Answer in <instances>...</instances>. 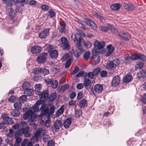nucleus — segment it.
<instances>
[{"label":"nucleus","instance_id":"nucleus-1","mask_svg":"<svg viewBox=\"0 0 146 146\" xmlns=\"http://www.w3.org/2000/svg\"><path fill=\"white\" fill-rule=\"evenodd\" d=\"M77 33L74 34V36H72V38L76 46L80 50L78 52L77 51H75L74 52L75 56L78 58L82 54V52L83 51L81 42L82 39V37L84 36V34L80 30L77 29Z\"/></svg>","mask_w":146,"mask_h":146},{"label":"nucleus","instance_id":"nucleus-2","mask_svg":"<svg viewBox=\"0 0 146 146\" xmlns=\"http://www.w3.org/2000/svg\"><path fill=\"white\" fill-rule=\"evenodd\" d=\"M29 127L25 121L21 122L19 124V129L18 130L16 134L18 135H21L23 134H24L25 136L26 137H29L31 136L29 130Z\"/></svg>","mask_w":146,"mask_h":146},{"label":"nucleus","instance_id":"nucleus-3","mask_svg":"<svg viewBox=\"0 0 146 146\" xmlns=\"http://www.w3.org/2000/svg\"><path fill=\"white\" fill-rule=\"evenodd\" d=\"M48 106L50 108L49 111V107L46 104L41 105L40 110L42 111L44 115L48 117L50 115H52L54 113L55 108L54 105L51 104H48Z\"/></svg>","mask_w":146,"mask_h":146},{"label":"nucleus","instance_id":"nucleus-4","mask_svg":"<svg viewBox=\"0 0 146 146\" xmlns=\"http://www.w3.org/2000/svg\"><path fill=\"white\" fill-rule=\"evenodd\" d=\"M92 52L93 55L92 56L91 58L94 60L95 64H97L100 60V57L98 55V50L94 48L92 50Z\"/></svg>","mask_w":146,"mask_h":146},{"label":"nucleus","instance_id":"nucleus-5","mask_svg":"<svg viewBox=\"0 0 146 146\" xmlns=\"http://www.w3.org/2000/svg\"><path fill=\"white\" fill-rule=\"evenodd\" d=\"M120 63V61L119 59H115L111 61L107 64V67L109 69H111L116 67Z\"/></svg>","mask_w":146,"mask_h":146},{"label":"nucleus","instance_id":"nucleus-6","mask_svg":"<svg viewBox=\"0 0 146 146\" xmlns=\"http://www.w3.org/2000/svg\"><path fill=\"white\" fill-rule=\"evenodd\" d=\"M61 46L64 49L68 50L70 48V46L68 41L66 38L62 37L61 38Z\"/></svg>","mask_w":146,"mask_h":146},{"label":"nucleus","instance_id":"nucleus-7","mask_svg":"<svg viewBox=\"0 0 146 146\" xmlns=\"http://www.w3.org/2000/svg\"><path fill=\"white\" fill-rule=\"evenodd\" d=\"M47 56V53H41L39 56L37 58V61L39 63H43L46 61V58Z\"/></svg>","mask_w":146,"mask_h":146},{"label":"nucleus","instance_id":"nucleus-8","mask_svg":"<svg viewBox=\"0 0 146 146\" xmlns=\"http://www.w3.org/2000/svg\"><path fill=\"white\" fill-rule=\"evenodd\" d=\"M50 29L49 28L44 29L39 35V37L42 39L45 38L48 35Z\"/></svg>","mask_w":146,"mask_h":146},{"label":"nucleus","instance_id":"nucleus-9","mask_svg":"<svg viewBox=\"0 0 146 146\" xmlns=\"http://www.w3.org/2000/svg\"><path fill=\"white\" fill-rule=\"evenodd\" d=\"M1 117L6 125L12 124L13 123V121L12 118L6 116L5 114H3Z\"/></svg>","mask_w":146,"mask_h":146},{"label":"nucleus","instance_id":"nucleus-10","mask_svg":"<svg viewBox=\"0 0 146 146\" xmlns=\"http://www.w3.org/2000/svg\"><path fill=\"white\" fill-rule=\"evenodd\" d=\"M94 45L95 48L98 49H100L103 48L104 46L105 43L103 41L100 42L98 40H96L94 42Z\"/></svg>","mask_w":146,"mask_h":146},{"label":"nucleus","instance_id":"nucleus-11","mask_svg":"<svg viewBox=\"0 0 146 146\" xmlns=\"http://www.w3.org/2000/svg\"><path fill=\"white\" fill-rule=\"evenodd\" d=\"M42 49V48L40 46L35 45L31 47V52L33 54H37L41 52Z\"/></svg>","mask_w":146,"mask_h":146},{"label":"nucleus","instance_id":"nucleus-12","mask_svg":"<svg viewBox=\"0 0 146 146\" xmlns=\"http://www.w3.org/2000/svg\"><path fill=\"white\" fill-rule=\"evenodd\" d=\"M37 94L39 96L40 98L41 99L46 100L48 99L49 94L48 93V90H46Z\"/></svg>","mask_w":146,"mask_h":146},{"label":"nucleus","instance_id":"nucleus-13","mask_svg":"<svg viewBox=\"0 0 146 146\" xmlns=\"http://www.w3.org/2000/svg\"><path fill=\"white\" fill-rule=\"evenodd\" d=\"M34 113L31 111H28L27 112L25 113L23 115V118L24 120H26L29 117V119L31 118H33L36 115H34Z\"/></svg>","mask_w":146,"mask_h":146},{"label":"nucleus","instance_id":"nucleus-14","mask_svg":"<svg viewBox=\"0 0 146 146\" xmlns=\"http://www.w3.org/2000/svg\"><path fill=\"white\" fill-rule=\"evenodd\" d=\"M103 90V86L100 84H96L94 87V90L97 93H101Z\"/></svg>","mask_w":146,"mask_h":146},{"label":"nucleus","instance_id":"nucleus-15","mask_svg":"<svg viewBox=\"0 0 146 146\" xmlns=\"http://www.w3.org/2000/svg\"><path fill=\"white\" fill-rule=\"evenodd\" d=\"M137 78L139 80H145L146 79V71L142 70L137 74Z\"/></svg>","mask_w":146,"mask_h":146},{"label":"nucleus","instance_id":"nucleus-16","mask_svg":"<svg viewBox=\"0 0 146 146\" xmlns=\"http://www.w3.org/2000/svg\"><path fill=\"white\" fill-rule=\"evenodd\" d=\"M120 78L119 76H115L113 79L112 84L114 86H116L119 84L120 82Z\"/></svg>","mask_w":146,"mask_h":146},{"label":"nucleus","instance_id":"nucleus-17","mask_svg":"<svg viewBox=\"0 0 146 146\" xmlns=\"http://www.w3.org/2000/svg\"><path fill=\"white\" fill-rule=\"evenodd\" d=\"M59 24L60 26L58 27V30L62 34L65 33L66 23L64 22H60Z\"/></svg>","mask_w":146,"mask_h":146},{"label":"nucleus","instance_id":"nucleus-18","mask_svg":"<svg viewBox=\"0 0 146 146\" xmlns=\"http://www.w3.org/2000/svg\"><path fill=\"white\" fill-rule=\"evenodd\" d=\"M63 125L62 121L60 120H57L55 121L53 124L54 127L56 129H59L61 128Z\"/></svg>","mask_w":146,"mask_h":146},{"label":"nucleus","instance_id":"nucleus-19","mask_svg":"<svg viewBox=\"0 0 146 146\" xmlns=\"http://www.w3.org/2000/svg\"><path fill=\"white\" fill-rule=\"evenodd\" d=\"M119 37L121 40H128L130 38V36L129 34L125 32H123L121 33Z\"/></svg>","mask_w":146,"mask_h":146},{"label":"nucleus","instance_id":"nucleus-20","mask_svg":"<svg viewBox=\"0 0 146 146\" xmlns=\"http://www.w3.org/2000/svg\"><path fill=\"white\" fill-rule=\"evenodd\" d=\"M107 48L108 50L106 52V55L108 56L113 53V51L115 50V48L114 46H112V45L110 44L107 46Z\"/></svg>","mask_w":146,"mask_h":146},{"label":"nucleus","instance_id":"nucleus-21","mask_svg":"<svg viewBox=\"0 0 146 146\" xmlns=\"http://www.w3.org/2000/svg\"><path fill=\"white\" fill-rule=\"evenodd\" d=\"M132 79L133 78L131 75L128 74L123 77V81L124 82L127 83L130 82L132 80Z\"/></svg>","mask_w":146,"mask_h":146},{"label":"nucleus","instance_id":"nucleus-22","mask_svg":"<svg viewBox=\"0 0 146 146\" xmlns=\"http://www.w3.org/2000/svg\"><path fill=\"white\" fill-rule=\"evenodd\" d=\"M86 22L88 26H90L94 29L96 30L97 29L96 25L92 21L90 20L87 19Z\"/></svg>","mask_w":146,"mask_h":146},{"label":"nucleus","instance_id":"nucleus-23","mask_svg":"<svg viewBox=\"0 0 146 146\" xmlns=\"http://www.w3.org/2000/svg\"><path fill=\"white\" fill-rule=\"evenodd\" d=\"M8 15L9 17L12 19L14 18L16 15V12L15 10H13L12 8H10L8 10Z\"/></svg>","mask_w":146,"mask_h":146},{"label":"nucleus","instance_id":"nucleus-24","mask_svg":"<svg viewBox=\"0 0 146 146\" xmlns=\"http://www.w3.org/2000/svg\"><path fill=\"white\" fill-rule=\"evenodd\" d=\"M121 6V5L119 3H115L110 6V8L112 10L118 11L119 9Z\"/></svg>","mask_w":146,"mask_h":146},{"label":"nucleus","instance_id":"nucleus-25","mask_svg":"<svg viewBox=\"0 0 146 146\" xmlns=\"http://www.w3.org/2000/svg\"><path fill=\"white\" fill-rule=\"evenodd\" d=\"M72 119L68 118L65 120L64 123V126L66 128H67L70 125L71 123Z\"/></svg>","mask_w":146,"mask_h":146},{"label":"nucleus","instance_id":"nucleus-26","mask_svg":"<svg viewBox=\"0 0 146 146\" xmlns=\"http://www.w3.org/2000/svg\"><path fill=\"white\" fill-rule=\"evenodd\" d=\"M79 104L80 107L85 108L87 106L88 101L86 99H83L79 101Z\"/></svg>","mask_w":146,"mask_h":146},{"label":"nucleus","instance_id":"nucleus-27","mask_svg":"<svg viewBox=\"0 0 146 146\" xmlns=\"http://www.w3.org/2000/svg\"><path fill=\"white\" fill-rule=\"evenodd\" d=\"M50 54L51 58L55 59L57 57L58 53L56 50H52L50 52Z\"/></svg>","mask_w":146,"mask_h":146},{"label":"nucleus","instance_id":"nucleus-28","mask_svg":"<svg viewBox=\"0 0 146 146\" xmlns=\"http://www.w3.org/2000/svg\"><path fill=\"white\" fill-rule=\"evenodd\" d=\"M10 112L11 115L13 117H18L20 114V112L18 110L16 109L14 111L12 110Z\"/></svg>","mask_w":146,"mask_h":146},{"label":"nucleus","instance_id":"nucleus-29","mask_svg":"<svg viewBox=\"0 0 146 146\" xmlns=\"http://www.w3.org/2000/svg\"><path fill=\"white\" fill-rule=\"evenodd\" d=\"M93 13L94 15L96 16L98 18L100 19L101 22L103 23L105 22V19L100 14L95 11L93 12Z\"/></svg>","mask_w":146,"mask_h":146},{"label":"nucleus","instance_id":"nucleus-30","mask_svg":"<svg viewBox=\"0 0 146 146\" xmlns=\"http://www.w3.org/2000/svg\"><path fill=\"white\" fill-rule=\"evenodd\" d=\"M38 71L39 72L42 73L44 75H47L49 73L48 70L45 68H40Z\"/></svg>","mask_w":146,"mask_h":146},{"label":"nucleus","instance_id":"nucleus-31","mask_svg":"<svg viewBox=\"0 0 146 146\" xmlns=\"http://www.w3.org/2000/svg\"><path fill=\"white\" fill-rule=\"evenodd\" d=\"M44 131L42 128H39L37 130L35 135L39 138L40 135L44 133Z\"/></svg>","mask_w":146,"mask_h":146},{"label":"nucleus","instance_id":"nucleus-32","mask_svg":"<svg viewBox=\"0 0 146 146\" xmlns=\"http://www.w3.org/2000/svg\"><path fill=\"white\" fill-rule=\"evenodd\" d=\"M24 94H26L28 96L32 95L33 94V91L31 89L29 88L24 89Z\"/></svg>","mask_w":146,"mask_h":146},{"label":"nucleus","instance_id":"nucleus-33","mask_svg":"<svg viewBox=\"0 0 146 146\" xmlns=\"http://www.w3.org/2000/svg\"><path fill=\"white\" fill-rule=\"evenodd\" d=\"M56 98V92L53 93L50 95L49 97H48V99L51 101H52L55 100Z\"/></svg>","mask_w":146,"mask_h":146},{"label":"nucleus","instance_id":"nucleus-34","mask_svg":"<svg viewBox=\"0 0 146 146\" xmlns=\"http://www.w3.org/2000/svg\"><path fill=\"white\" fill-rule=\"evenodd\" d=\"M45 48L46 49L47 51L49 52L54 49V47L52 45L46 44L45 46Z\"/></svg>","mask_w":146,"mask_h":146},{"label":"nucleus","instance_id":"nucleus-35","mask_svg":"<svg viewBox=\"0 0 146 146\" xmlns=\"http://www.w3.org/2000/svg\"><path fill=\"white\" fill-rule=\"evenodd\" d=\"M21 106L22 104H21V102H20L19 101L18 102L15 103L14 105V106L15 109L17 110L20 109H21Z\"/></svg>","mask_w":146,"mask_h":146},{"label":"nucleus","instance_id":"nucleus-36","mask_svg":"<svg viewBox=\"0 0 146 146\" xmlns=\"http://www.w3.org/2000/svg\"><path fill=\"white\" fill-rule=\"evenodd\" d=\"M64 111V109L63 107H61L57 111L56 113V116L58 117L61 115L63 113Z\"/></svg>","mask_w":146,"mask_h":146},{"label":"nucleus","instance_id":"nucleus-37","mask_svg":"<svg viewBox=\"0 0 146 146\" xmlns=\"http://www.w3.org/2000/svg\"><path fill=\"white\" fill-rule=\"evenodd\" d=\"M90 80L87 78H85L84 81V85L86 87H87L89 86L91 83Z\"/></svg>","mask_w":146,"mask_h":146},{"label":"nucleus","instance_id":"nucleus-38","mask_svg":"<svg viewBox=\"0 0 146 146\" xmlns=\"http://www.w3.org/2000/svg\"><path fill=\"white\" fill-rule=\"evenodd\" d=\"M139 59L142 61H146V56L143 54H138Z\"/></svg>","mask_w":146,"mask_h":146},{"label":"nucleus","instance_id":"nucleus-39","mask_svg":"<svg viewBox=\"0 0 146 146\" xmlns=\"http://www.w3.org/2000/svg\"><path fill=\"white\" fill-rule=\"evenodd\" d=\"M35 92H37V93H39L41 88V85L40 84H36L35 86Z\"/></svg>","mask_w":146,"mask_h":146},{"label":"nucleus","instance_id":"nucleus-40","mask_svg":"<svg viewBox=\"0 0 146 146\" xmlns=\"http://www.w3.org/2000/svg\"><path fill=\"white\" fill-rule=\"evenodd\" d=\"M2 1L4 3L8 6L11 5L13 2V0H2Z\"/></svg>","mask_w":146,"mask_h":146},{"label":"nucleus","instance_id":"nucleus-41","mask_svg":"<svg viewBox=\"0 0 146 146\" xmlns=\"http://www.w3.org/2000/svg\"><path fill=\"white\" fill-rule=\"evenodd\" d=\"M90 53L89 52H86L84 55V58L86 60H87L90 58Z\"/></svg>","mask_w":146,"mask_h":146},{"label":"nucleus","instance_id":"nucleus-42","mask_svg":"<svg viewBox=\"0 0 146 146\" xmlns=\"http://www.w3.org/2000/svg\"><path fill=\"white\" fill-rule=\"evenodd\" d=\"M51 84L53 88L55 89L56 88L58 84L57 80H55L54 81H53Z\"/></svg>","mask_w":146,"mask_h":146},{"label":"nucleus","instance_id":"nucleus-43","mask_svg":"<svg viewBox=\"0 0 146 146\" xmlns=\"http://www.w3.org/2000/svg\"><path fill=\"white\" fill-rule=\"evenodd\" d=\"M144 65V63L142 62H139L136 64L135 66V68L141 69L143 67Z\"/></svg>","mask_w":146,"mask_h":146},{"label":"nucleus","instance_id":"nucleus-44","mask_svg":"<svg viewBox=\"0 0 146 146\" xmlns=\"http://www.w3.org/2000/svg\"><path fill=\"white\" fill-rule=\"evenodd\" d=\"M49 16L51 17H54L56 15L55 13L52 9H51L48 11Z\"/></svg>","mask_w":146,"mask_h":146},{"label":"nucleus","instance_id":"nucleus-45","mask_svg":"<svg viewBox=\"0 0 146 146\" xmlns=\"http://www.w3.org/2000/svg\"><path fill=\"white\" fill-rule=\"evenodd\" d=\"M75 116L76 117H79L81 115L82 111L80 110H75Z\"/></svg>","mask_w":146,"mask_h":146},{"label":"nucleus","instance_id":"nucleus-46","mask_svg":"<svg viewBox=\"0 0 146 146\" xmlns=\"http://www.w3.org/2000/svg\"><path fill=\"white\" fill-rule=\"evenodd\" d=\"M26 99L27 97L25 95H22L20 97L19 101L21 102H24L26 101Z\"/></svg>","mask_w":146,"mask_h":146},{"label":"nucleus","instance_id":"nucleus-47","mask_svg":"<svg viewBox=\"0 0 146 146\" xmlns=\"http://www.w3.org/2000/svg\"><path fill=\"white\" fill-rule=\"evenodd\" d=\"M50 138V136L47 134H44L43 136V139L44 142L48 141Z\"/></svg>","mask_w":146,"mask_h":146},{"label":"nucleus","instance_id":"nucleus-48","mask_svg":"<svg viewBox=\"0 0 146 146\" xmlns=\"http://www.w3.org/2000/svg\"><path fill=\"white\" fill-rule=\"evenodd\" d=\"M100 68H97L94 70L93 72L94 73V75L95 76L98 75L100 71Z\"/></svg>","mask_w":146,"mask_h":146},{"label":"nucleus","instance_id":"nucleus-49","mask_svg":"<svg viewBox=\"0 0 146 146\" xmlns=\"http://www.w3.org/2000/svg\"><path fill=\"white\" fill-rule=\"evenodd\" d=\"M79 68L77 66H76L75 67L74 70L71 73V75H74V74L77 73L79 71Z\"/></svg>","mask_w":146,"mask_h":146},{"label":"nucleus","instance_id":"nucleus-50","mask_svg":"<svg viewBox=\"0 0 146 146\" xmlns=\"http://www.w3.org/2000/svg\"><path fill=\"white\" fill-rule=\"evenodd\" d=\"M84 46L87 48H89L92 46V44L88 41L85 42L84 43Z\"/></svg>","mask_w":146,"mask_h":146},{"label":"nucleus","instance_id":"nucleus-51","mask_svg":"<svg viewBox=\"0 0 146 146\" xmlns=\"http://www.w3.org/2000/svg\"><path fill=\"white\" fill-rule=\"evenodd\" d=\"M38 139V137L35 135L34 137H33L31 138V141L33 143H34L36 142Z\"/></svg>","mask_w":146,"mask_h":146},{"label":"nucleus","instance_id":"nucleus-52","mask_svg":"<svg viewBox=\"0 0 146 146\" xmlns=\"http://www.w3.org/2000/svg\"><path fill=\"white\" fill-rule=\"evenodd\" d=\"M138 54L132 55L131 56V59L133 60H135L139 59Z\"/></svg>","mask_w":146,"mask_h":146},{"label":"nucleus","instance_id":"nucleus-53","mask_svg":"<svg viewBox=\"0 0 146 146\" xmlns=\"http://www.w3.org/2000/svg\"><path fill=\"white\" fill-rule=\"evenodd\" d=\"M68 88L69 85L68 84H66L60 87V90L61 91L63 92L67 90Z\"/></svg>","mask_w":146,"mask_h":146},{"label":"nucleus","instance_id":"nucleus-54","mask_svg":"<svg viewBox=\"0 0 146 146\" xmlns=\"http://www.w3.org/2000/svg\"><path fill=\"white\" fill-rule=\"evenodd\" d=\"M22 86L24 89L28 88L30 86V84L28 82H25L23 84Z\"/></svg>","mask_w":146,"mask_h":146},{"label":"nucleus","instance_id":"nucleus-55","mask_svg":"<svg viewBox=\"0 0 146 146\" xmlns=\"http://www.w3.org/2000/svg\"><path fill=\"white\" fill-rule=\"evenodd\" d=\"M125 59L124 60V62L125 63H128L129 62L130 60V58L129 57V55L128 54H127L124 56V57Z\"/></svg>","mask_w":146,"mask_h":146},{"label":"nucleus","instance_id":"nucleus-56","mask_svg":"<svg viewBox=\"0 0 146 146\" xmlns=\"http://www.w3.org/2000/svg\"><path fill=\"white\" fill-rule=\"evenodd\" d=\"M71 63V59L70 58L66 62L65 64V67L66 68H68Z\"/></svg>","mask_w":146,"mask_h":146},{"label":"nucleus","instance_id":"nucleus-57","mask_svg":"<svg viewBox=\"0 0 146 146\" xmlns=\"http://www.w3.org/2000/svg\"><path fill=\"white\" fill-rule=\"evenodd\" d=\"M13 129H9V132L7 134V136L9 137H11L13 136Z\"/></svg>","mask_w":146,"mask_h":146},{"label":"nucleus","instance_id":"nucleus-58","mask_svg":"<svg viewBox=\"0 0 146 146\" xmlns=\"http://www.w3.org/2000/svg\"><path fill=\"white\" fill-rule=\"evenodd\" d=\"M84 85L82 83H79L76 85V88L77 89L81 90L84 87Z\"/></svg>","mask_w":146,"mask_h":146},{"label":"nucleus","instance_id":"nucleus-59","mask_svg":"<svg viewBox=\"0 0 146 146\" xmlns=\"http://www.w3.org/2000/svg\"><path fill=\"white\" fill-rule=\"evenodd\" d=\"M107 74V72L106 71L103 70L100 73V76L102 77H105Z\"/></svg>","mask_w":146,"mask_h":146},{"label":"nucleus","instance_id":"nucleus-60","mask_svg":"<svg viewBox=\"0 0 146 146\" xmlns=\"http://www.w3.org/2000/svg\"><path fill=\"white\" fill-rule=\"evenodd\" d=\"M141 100L143 104H146V93L142 97Z\"/></svg>","mask_w":146,"mask_h":146},{"label":"nucleus","instance_id":"nucleus-61","mask_svg":"<svg viewBox=\"0 0 146 146\" xmlns=\"http://www.w3.org/2000/svg\"><path fill=\"white\" fill-rule=\"evenodd\" d=\"M100 28L101 30L104 32H107L108 29V27L105 26H101Z\"/></svg>","mask_w":146,"mask_h":146},{"label":"nucleus","instance_id":"nucleus-62","mask_svg":"<svg viewBox=\"0 0 146 146\" xmlns=\"http://www.w3.org/2000/svg\"><path fill=\"white\" fill-rule=\"evenodd\" d=\"M88 78L91 79H93L94 78V76L95 75H94V73L93 72H89L88 73Z\"/></svg>","mask_w":146,"mask_h":146},{"label":"nucleus","instance_id":"nucleus-63","mask_svg":"<svg viewBox=\"0 0 146 146\" xmlns=\"http://www.w3.org/2000/svg\"><path fill=\"white\" fill-rule=\"evenodd\" d=\"M37 116H36L34 117L33 118H31L29 120V121H30L29 124L30 125H32L34 124L35 122L34 121V120L36 118Z\"/></svg>","mask_w":146,"mask_h":146},{"label":"nucleus","instance_id":"nucleus-64","mask_svg":"<svg viewBox=\"0 0 146 146\" xmlns=\"http://www.w3.org/2000/svg\"><path fill=\"white\" fill-rule=\"evenodd\" d=\"M47 146H54V144L52 140L49 141L48 142Z\"/></svg>","mask_w":146,"mask_h":146}]
</instances>
